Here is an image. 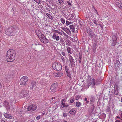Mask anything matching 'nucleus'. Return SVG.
Here are the masks:
<instances>
[{"mask_svg": "<svg viewBox=\"0 0 122 122\" xmlns=\"http://www.w3.org/2000/svg\"><path fill=\"white\" fill-rule=\"evenodd\" d=\"M16 53L15 51L12 49H9L7 52L6 58L8 62L13 61L15 59Z\"/></svg>", "mask_w": 122, "mask_h": 122, "instance_id": "obj_1", "label": "nucleus"}, {"mask_svg": "<svg viewBox=\"0 0 122 122\" xmlns=\"http://www.w3.org/2000/svg\"><path fill=\"white\" fill-rule=\"evenodd\" d=\"M12 26H10L5 30V33L6 35L10 36L13 35L18 30V28L16 26L13 27Z\"/></svg>", "mask_w": 122, "mask_h": 122, "instance_id": "obj_2", "label": "nucleus"}, {"mask_svg": "<svg viewBox=\"0 0 122 122\" xmlns=\"http://www.w3.org/2000/svg\"><path fill=\"white\" fill-rule=\"evenodd\" d=\"M36 33L42 42L45 44L47 43L48 42V40L46 38L44 35L42 34L40 31L36 30Z\"/></svg>", "mask_w": 122, "mask_h": 122, "instance_id": "obj_3", "label": "nucleus"}, {"mask_svg": "<svg viewBox=\"0 0 122 122\" xmlns=\"http://www.w3.org/2000/svg\"><path fill=\"white\" fill-rule=\"evenodd\" d=\"M19 95L20 98H28L30 96L29 91L28 90H22L20 92Z\"/></svg>", "mask_w": 122, "mask_h": 122, "instance_id": "obj_4", "label": "nucleus"}, {"mask_svg": "<svg viewBox=\"0 0 122 122\" xmlns=\"http://www.w3.org/2000/svg\"><path fill=\"white\" fill-rule=\"evenodd\" d=\"M53 68L57 71H60L62 69V66L59 62H54L52 65Z\"/></svg>", "mask_w": 122, "mask_h": 122, "instance_id": "obj_5", "label": "nucleus"}, {"mask_svg": "<svg viewBox=\"0 0 122 122\" xmlns=\"http://www.w3.org/2000/svg\"><path fill=\"white\" fill-rule=\"evenodd\" d=\"M28 80V78L26 76L22 77L20 80V84L23 86L26 85Z\"/></svg>", "mask_w": 122, "mask_h": 122, "instance_id": "obj_6", "label": "nucleus"}, {"mask_svg": "<svg viewBox=\"0 0 122 122\" xmlns=\"http://www.w3.org/2000/svg\"><path fill=\"white\" fill-rule=\"evenodd\" d=\"M92 79L91 77L89 78L87 82V86H89L90 85L92 84L93 87H94L95 85V80L94 79H93L92 80Z\"/></svg>", "mask_w": 122, "mask_h": 122, "instance_id": "obj_7", "label": "nucleus"}, {"mask_svg": "<svg viewBox=\"0 0 122 122\" xmlns=\"http://www.w3.org/2000/svg\"><path fill=\"white\" fill-rule=\"evenodd\" d=\"M37 106L34 104H32L28 107L27 110L28 111H33L36 110L37 108Z\"/></svg>", "mask_w": 122, "mask_h": 122, "instance_id": "obj_8", "label": "nucleus"}, {"mask_svg": "<svg viewBox=\"0 0 122 122\" xmlns=\"http://www.w3.org/2000/svg\"><path fill=\"white\" fill-rule=\"evenodd\" d=\"M28 85V88L29 89L33 90L36 88V82L35 81H31L29 83Z\"/></svg>", "mask_w": 122, "mask_h": 122, "instance_id": "obj_9", "label": "nucleus"}, {"mask_svg": "<svg viewBox=\"0 0 122 122\" xmlns=\"http://www.w3.org/2000/svg\"><path fill=\"white\" fill-rule=\"evenodd\" d=\"M57 87V84L56 83L53 84L51 86L50 89L52 92H55L56 91V89Z\"/></svg>", "mask_w": 122, "mask_h": 122, "instance_id": "obj_10", "label": "nucleus"}, {"mask_svg": "<svg viewBox=\"0 0 122 122\" xmlns=\"http://www.w3.org/2000/svg\"><path fill=\"white\" fill-rule=\"evenodd\" d=\"M52 38L56 41H58L60 39V37L58 34L55 33H53L52 36Z\"/></svg>", "mask_w": 122, "mask_h": 122, "instance_id": "obj_11", "label": "nucleus"}, {"mask_svg": "<svg viewBox=\"0 0 122 122\" xmlns=\"http://www.w3.org/2000/svg\"><path fill=\"white\" fill-rule=\"evenodd\" d=\"M62 29L70 36L71 35V33L69 29L64 27L62 28Z\"/></svg>", "mask_w": 122, "mask_h": 122, "instance_id": "obj_12", "label": "nucleus"}, {"mask_svg": "<svg viewBox=\"0 0 122 122\" xmlns=\"http://www.w3.org/2000/svg\"><path fill=\"white\" fill-rule=\"evenodd\" d=\"M3 104L7 109H10L9 104L7 101H5L3 102Z\"/></svg>", "mask_w": 122, "mask_h": 122, "instance_id": "obj_13", "label": "nucleus"}, {"mask_svg": "<svg viewBox=\"0 0 122 122\" xmlns=\"http://www.w3.org/2000/svg\"><path fill=\"white\" fill-rule=\"evenodd\" d=\"M69 59L70 64L71 65H72L73 64V60L74 59L73 58L72 56H71L70 55L69 56Z\"/></svg>", "mask_w": 122, "mask_h": 122, "instance_id": "obj_14", "label": "nucleus"}, {"mask_svg": "<svg viewBox=\"0 0 122 122\" xmlns=\"http://www.w3.org/2000/svg\"><path fill=\"white\" fill-rule=\"evenodd\" d=\"M4 116L5 117L7 118L11 119L12 117L10 114L5 113L4 114Z\"/></svg>", "mask_w": 122, "mask_h": 122, "instance_id": "obj_15", "label": "nucleus"}, {"mask_svg": "<svg viewBox=\"0 0 122 122\" xmlns=\"http://www.w3.org/2000/svg\"><path fill=\"white\" fill-rule=\"evenodd\" d=\"M120 66V63L119 60H117L115 62V66L117 67H119Z\"/></svg>", "mask_w": 122, "mask_h": 122, "instance_id": "obj_16", "label": "nucleus"}, {"mask_svg": "<svg viewBox=\"0 0 122 122\" xmlns=\"http://www.w3.org/2000/svg\"><path fill=\"white\" fill-rule=\"evenodd\" d=\"M87 32L89 35V36H92L93 34V32L90 30H87Z\"/></svg>", "mask_w": 122, "mask_h": 122, "instance_id": "obj_17", "label": "nucleus"}, {"mask_svg": "<svg viewBox=\"0 0 122 122\" xmlns=\"http://www.w3.org/2000/svg\"><path fill=\"white\" fill-rule=\"evenodd\" d=\"M69 27L71 31L73 32H74L75 31V28L72 25H70Z\"/></svg>", "mask_w": 122, "mask_h": 122, "instance_id": "obj_18", "label": "nucleus"}, {"mask_svg": "<svg viewBox=\"0 0 122 122\" xmlns=\"http://www.w3.org/2000/svg\"><path fill=\"white\" fill-rule=\"evenodd\" d=\"M66 48L67 50L68 53L71 54H72V52L71 48L68 46H67L66 47Z\"/></svg>", "mask_w": 122, "mask_h": 122, "instance_id": "obj_19", "label": "nucleus"}, {"mask_svg": "<svg viewBox=\"0 0 122 122\" xmlns=\"http://www.w3.org/2000/svg\"><path fill=\"white\" fill-rule=\"evenodd\" d=\"M119 84V83H116L115 84L114 86L115 89H118L119 88L118 86Z\"/></svg>", "mask_w": 122, "mask_h": 122, "instance_id": "obj_20", "label": "nucleus"}, {"mask_svg": "<svg viewBox=\"0 0 122 122\" xmlns=\"http://www.w3.org/2000/svg\"><path fill=\"white\" fill-rule=\"evenodd\" d=\"M76 113V111L75 110L73 109L69 111V113L70 114L74 115Z\"/></svg>", "mask_w": 122, "mask_h": 122, "instance_id": "obj_21", "label": "nucleus"}, {"mask_svg": "<svg viewBox=\"0 0 122 122\" xmlns=\"http://www.w3.org/2000/svg\"><path fill=\"white\" fill-rule=\"evenodd\" d=\"M66 74L68 76V77L69 78H71L72 77V75L71 74L70 72L66 73Z\"/></svg>", "mask_w": 122, "mask_h": 122, "instance_id": "obj_22", "label": "nucleus"}, {"mask_svg": "<svg viewBox=\"0 0 122 122\" xmlns=\"http://www.w3.org/2000/svg\"><path fill=\"white\" fill-rule=\"evenodd\" d=\"M81 103L80 102L78 101L76 102V105L77 107H79L81 105Z\"/></svg>", "mask_w": 122, "mask_h": 122, "instance_id": "obj_23", "label": "nucleus"}, {"mask_svg": "<svg viewBox=\"0 0 122 122\" xmlns=\"http://www.w3.org/2000/svg\"><path fill=\"white\" fill-rule=\"evenodd\" d=\"M112 40L113 42L116 41L117 40V38L116 36L115 35H113L112 36Z\"/></svg>", "mask_w": 122, "mask_h": 122, "instance_id": "obj_24", "label": "nucleus"}, {"mask_svg": "<svg viewBox=\"0 0 122 122\" xmlns=\"http://www.w3.org/2000/svg\"><path fill=\"white\" fill-rule=\"evenodd\" d=\"M119 92L118 89H115V94L116 95H117Z\"/></svg>", "mask_w": 122, "mask_h": 122, "instance_id": "obj_25", "label": "nucleus"}, {"mask_svg": "<svg viewBox=\"0 0 122 122\" xmlns=\"http://www.w3.org/2000/svg\"><path fill=\"white\" fill-rule=\"evenodd\" d=\"M62 106L65 107H67L69 105L67 103H61Z\"/></svg>", "mask_w": 122, "mask_h": 122, "instance_id": "obj_26", "label": "nucleus"}, {"mask_svg": "<svg viewBox=\"0 0 122 122\" xmlns=\"http://www.w3.org/2000/svg\"><path fill=\"white\" fill-rule=\"evenodd\" d=\"M46 15L48 16L50 19L52 20L53 18L51 15L47 13L46 14Z\"/></svg>", "mask_w": 122, "mask_h": 122, "instance_id": "obj_27", "label": "nucleus"}, {"mask_svg": "<svg viewBox=\"0 0 122 122\" xmlns=\"http://www.w3.org/2000/svg\"><path fill=\"white\" fill-rule=\"evenodd\" d=\"M97 45L96 44H94L92 47V48L94 50L93 52H95L96 48Z\"/></svg>", "mask_w": 122, "mask_h": 122, "instance_id": "obj_28", "label": "nucleus"}, {"mask_svg": "<svg viewBox=\"0 0 122 122\" xmlns=\"http://www.w3.org/2000/svg\"><path fill=\"white\" fill-rule=\"evenodd\" d=\"M65 70L66 72V73L70 72L69 69L67 67V66H65Z\"/></svg>", "mask_w": 122, "mask_h": 122, "instance_id": "obj_29", "label": "nucleus"}, {"mask_svg": "<svg viewBox=\"0 0 122 122\" xmlns=\"http://www.w3.org/2000/svg\"><path fill=\"white\" fill-rule=\"evenodd\" d=\"M58 77H60L63 75V73H58Z\"/></svg>", "mask_w": 122, "mask_h": 122, "instance_id": "obj_30", "label": "nucleus"}, {"mask_svg": "<svg viewBox=\"0 0 122 122\" xmlns=\"http://www.w3.org/2000/svg\"><path fill=\"white\" fill-rule=\"evenodd\" d=\"M81 96L80 95H78L76 96H75V98L76 100H78L81 97Z\"/></svg>", "mask_w": 122, "mask_h": 122, "instance_id": "obj_31", "label": "nucleus"}, {"mask_svg": "<svg viewBox=\"0 0 122 122\" xmlns=\"http://www.w3.org/2000/svg\"><path fill=\"white\" fill-rule=\"evenodd\" d=\"M61 20L63 24H64L65 23V20L63 18H62L61 19Z\"/></svg>", "mask_w": 122, "mask_h": 122, "instance_id": "obj_32", "label": "nucleus"}, {"mask_svg": "<svg viewBox=\"0 0 122 122\" xmlns=\"http://www.w3.org/2000/svg\"><path fill=\"white\" fill-rule=\"evenodd\" d=\"M47 113H48L47 112H45L43 113L42 114H41V116H43L44 115H47Z\"/></svg>", "mask_w": 122, "mask_h": 122, "instance_id": "obj_33", "label": "nucleus"}, {"mask_svg": "<svg viewBox=\"0 0 122 122\" xmlns=\"http://www.w3.org/2000/svg\"><path fill=\"white\" fill-rule=\"evenodd\" d=\"M34 1L37 3L38 4H40L41 2L40 0H35Z\"/></svg>", "mask_w": 122, "mask_h": 122, "instance_id": "obj_34", "label": "nucleus"}, {"mask_svg": "<svg viewBox=\"0 0 122 122\" xmlns=\"http://www.w3.org/2000/svg\"><path fill=\"white\" fill-rule=\"evenodd\" d=\"M61 59L63 62L64 63L65 62V60L64 57L61 56Z\"/></svg>", "mask_w": 122, "mask_h": 122, "instance_id": "obj_35", "label": "nucleus"}, {"mask_svg": "<svg viewBox=\"0 0 122 122\" xmlns=\"http://www.w3.org/2000/svg\"><path fill=\"white\" fill-rule=\"evenodd\" d=\"M66 24L67 25H70V24H71V23L70 22L68 21L67 20L66 21Z\"/></svg>", "mask_w": 122, "mask_h": 122, "instance_id": "obj_36", "label": "nucleus"}, {"mask_svg": "<svg viewBox=\"0 0 122 122\" xmlns=\"http://www.w3.org/2000/svg\"><path fill=\"white\" fill-rule=\"evenodd\" d=\"M74 101V98H73L71 99L70 101V102L71 103H72Z\"/></svg>", "mask_w": 122, "mask_h": 122, "instance_id": "obj_37", "label": "nucleus"}, {"mask_svg": "<svg viewBox=\"0 0 122 122\" xmlns=\"http://www.w3.org/2000/svg\"><path fill=\"white\" fill-rule=\"evenodd\" d=\"M53 76L55 77H58V74L57 73H55L54 74Z\"/></svg>", "mask_w": 122, "mask_h": 122, "instance_id": "obj_38", "label": "nucleus"}, {"mask_svg": "<svg viewBox=\"0 0 122 122\" xmlns=\"http://www.w3.org/2000/svg\"><path fill=\"white\" fill-rule=\"evenodd\" d=\"M59 3L61 4L64 1V0H58Z\"/></svg>", "mask_w": 122, "mask_h": 122, "instance_id": "obj_39", "label": "nucleus"}, {"mask_svg": "<svg viewBox=\"0 0 122 122\" xmlns=\"http://www.w3.org/2000/svg\"><path fill=\"white\" fill-rule=\"evenodd\" d=\"M66 44L68 46H70V41L68 42H66Z\"/></svg>", "mask_w": 122, "mask_h": 122, "instance_id": "obj_40", "label": "nucleus"}, {"mask_svg": "<svg viewBox=\"0 0 122 122\" xmlns=\"http://www.w3.org/2000/svg\"><path fill=\"white\" fill-rule=\"evenodd\" d=\"M66 102V100L65 99H63L62 100V101L61 103H65Z\"/></svg>", "mask_w": 122, "mask_h": 122, "instance_id": "obj_41", "label": "nucleus"}, {"mask_svg": "<svg viewBox=\"0 0 122 122\" xmlns=\"http://www.w3.org/2000/svg\"><path fill=\"white\" fill-rule=\"evenodd\" d=\"M63 116L64 117H66L67 116V114L66 113H64L63 114Z\"/></svg>", "mask_w": 122, "mask_h": 122, "instance_id": "obj_42", "label": "nucleus"}, {"mask_svg": "<svg viewBox=\"0 0 122 122\" xmlns=\"http://www.w3.org/2000/svg\"><path fill=\"white\" fill-rule=\"evenodd\" d=\"M93 22L94 23H95L96 25L97 24V21L96 20H93Z\"/></svg>", "mask_w": 122, "mask_h": 122, "instance_id": "obj_43", "label": "nucleus"}, {"mask_svg": "<svg viewBox=\"0 0 122 122\" xmlns=\"http://www.w3.org/2000/svg\"><path fill=\"white\" fill-rule=\"evenodd\" d=\"M64 35L67 38H68L69 37H70L69 36L67 35L66 34V33Z\"/></svg>", "mask_w": 122, "mask_h": 122, "instance_id": "obj_44", "label": "nucleus"}, {"mask_svg": "<svg viewBox=\"0 0 122 122\" xmlns=\"http://www.w3.org/2000/svg\"><path fill=\"white\" fill-rule=\"evenodd\" d=\"M87 98H85L84 100L85 101H86V102L87 103H88L89 101L87 100Z\"/></svg>", "mask_w": 122, "mask_h": 122, "instance_id": "obj_45", "label": "nucleus"}, {"mask_svg": "<svg viewBox=\"0 0 122 122\" xmlns=\"http://www.w3.org/2000/svg\"><path fill=\"white\" fill-rule=\"evenodd\" d=\"M67 3L68 4V5L70 6H71L72 5L71 3H70L69 1H67Z\"/></svg>", "mask_w": 122, "mask_h": 122, "instance_id": "obj_46", "label": "nucleus"}, {"mask_svg": "<svg viewBox=\"0 0 122 122\" xmlns=\"http://www.w3.org/2000/svg\"><path fill=\"white\" fill-rule=\"evenodd\" d=\"M116 41L113 42L112 43V45L113 46H114L116 44Z\"/></svg>", "mask_w": 122, "mask_h": 122, "instance_id": "obj_47", "label": "nucleus"}, {"mask_svg": "<svg viewBox=\"0 0 122 122\" xmlns=\"http://www.w3.org/2000/svg\"><path fill=\"white\" fill-rule=\"evenodd\" d=\"M40 118V116H37L36 117V119L37 120L39 119Z\"/></svg>", "mask_w": 122, "mask_h": 122, "instance_id": "obj_48", "label": "nucleus"}, {"mask_svg": "<svg viewBox=\"0 0 122 122\" xmlns=\"http://www.w3.org/2000/svg\"><path fill=\"white\" fill-rule=\"evenodd\" d=\"M3 30L2 28L1 27L0 25V33Z\"/></svg>", "mask_w": 122, "mask_h": 122, "instance_id": "obj_49", "label": "nucleus"}, {"mask_svg": "<svg viewBox=\"0 0 122 122\" xmlns=\"http://www.w3.org/2000/svg\"><path fill=\"white\" fill-rule=\"evenodd\" d=\"M62 54L64 56H65L66 55L65 53L64 52H62Z\"/></svg>", "mask_w": 122, "mask_h": 122, "instance_id": "obj_50", "label": "nucleus"}, {"mask_svg": "<svg viewBox=\"0 0 122 122\" xmlns=\"http://www.w3.org/2000/svg\"><path fill=\"white\" fill-rule=\"evenodd\" d=\"M118 6L120 7V8H121V9H122V5H121V4L120 5H118Z\"/></svg>", "mask_w": 122, "mask_h": 122, "instance_id": "obj_51", "label": "nucleus"}, {"mask_svg": "<svg viewBox=\"0 0 122 122\" xmlns=\"http://www.w3.org/2000/svg\"><path fill=\"white\" fill-rule=\"evenodd\" d=\"M28 122H35L34 120H29Z\"/></svg>", "mask_w": 122, "mask_h": 122, "instance_id": "obj_52", "label": "nucleus"}, {"mask_svg": "<svg viewBox=\"0 0 122 122\" xmlns=\"http://www.w3.org/2000/svg\"><path fill=\"white\" fill-rule=\"evenodd\" d=\"M116 117L117 118L120 119H121V117H120L118 116Z\"/></svg>", "mask_w": 122, "mask_h": 122, "instance_id": "obj_53", "label": "nucleus"}, {"mask_svg": "<svg viewBox=\"0 0 122 122\" xmlns=\"http://www.w3.org/2000/svg\"><path fill=\"white\" fill-rule=\"evenodd\" d=\"M71 17H72V18H73V17H74V14H71Z\"/></svg>", "mask_w": 122, "mask_h": 122, "instance_id": "obj_54", "label": "nucleus"}, {"mask_svg": "<svg viewBox=\"0 0 122 122\" xmlns=\"http://www.w3.org/2000/svg\"><path fill=\"white\" fill-rule=\"evenodd\" d=\"M115 122H121V121L119 120H116Z\"/></svg>", "mask_w": 122, "mask_h": 122, "instance_id": "obj_55", "label": "nucleus"}, {"mask_svg": "<svg viewBox=\"0 0 122 122\" xmlns=\"http://www.w3.org/2000/svg\"><path fill=\"white\" fill-rule=\"evenodd\" d=\"M70 41L68 39H67L66 40V42H68Z\"/></svg>", "mask_w": 122, "mask_h": 122, "instance_id": "obj_56", "label": "nucleus"}, {"mask_svg": "<svg viewBox=\"0 0 122 122\" xmlns=\"http://www.w3.org/2000/svg\"><path fill=\"white\" fill-rule=\"evenodd\" d=\"M57 30H54L53 31V32H54V33H56Z\"/></svg>", "mask_w": 122, "mask_h": 122, "instance_id": "obj_57", "label": "nucleus"}, {"mask_svg": "<svg viewBox=\"0 0 122 122\" xmlns=\"http://www.w3.org/2000/svg\"><path fill=\"white\" fill-rule=\"evenodd\" d=\"M120 116L121 118V119L122 120V113H121L120 115Z\"/></svg>", "mask_w": 122, "mask_h": 122, "instance_id": "obj_58", "label": "nucleus"}, {"mask_svg": "<svg viewBox=\"0 0 122 122\" xmlns=\"http://www.w3.org/2000/svg\"><path fill=\"white\" fill-rule=\"evenodd\" d=\"M61 32L62 33V34H63L64 35L65 33L64 32L62 31H61Z\"/></svg>", "mask_w": 122, "mask_h": 122, "instance_id": "obj_59", "label": "nucleus"}, {"mask_svg": "<svg viewBox=\"0 0 122 122\" xmlns=\"http://www.w3.org/2000/svg\"><path fill=\"white\" fill-rule=\"evenodd\" d=\"M96 14L97 15H98V16H99V15L98 14V13L97 11L96 10Z\"/></svg>", "mask_w": 122, "mask_h": 122, "instance_id": "obj_60", "label": "nucleus"}, {"mask_svg": "<svg viewBox=\"0 0 122 122\" xmlns=\"http://www.w3.org/2000/svg\"><path fill=\"white\" fill-rule=\"evenodd\" d=\"M2 87V85L1 84V83L0 82V88Z\"/></svg>", "mask_w": 122, "mask_h": 122, "instance_id": "obj_61", "label": "nucleus"}, {"mask_svg": "<svg viewBox=\"0 0 122 122\" xmlns=\"http://www.w3.org/2000/svg\"><path fill=\"white\" fill-rule=\"evenodd\" d=\"M22 112V111H20V112L18 114H21V113Z\"/></svg>", "mask_w": 122, "mask_h": 122, "instance_id": "obj_62", "label": "nucleus"}, {"mask_svg": "<svg viewBox=\"0 0 122 122\" xmlns=\"http://www.w3.org/2000/svg\"><path fill=\"white\" fill-rule=\"evenodd\" d=\"M112 22H113V21H109V22L110 23H112Z\"/></svg>", "mask_w": 122, "mask_h": 122, "instance_id": "obj_63", "label": "nucleus"}, {"mask_svg": "<svg viewBox=\"0 0 122 122\" xmlns=\"http://www.w3.org/2000/svg\"><path fill=\"white\" fill-rule=\"evenodd\" d=\"M59 32H59V31L58 30H57V31H56V33H57L59 34Z\"/></svg>", "mask_w": 122, "mask_h": 122, "instance_id": "obj_64", "label": "nucleus"}]
</instances>
